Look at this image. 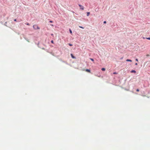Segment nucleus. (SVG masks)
Here are the masks:
<instances>
[{
    "label": "nucleus",
    "mask_w": 150,
    "mask_h": 150,
    "mask_svg": "<svg viewBox=\"0 0 150 150\" xmlns=\"http://www.w3.org/2000/svg\"><path fill=\"white\" fill-rule=\"evenodd\" d=\"M33 28L35 30L39 29L40 28L37 25H34L33 26Z\"/></svg>",
    "instance_id": "obj_1"
},
{
    "label": "nucleus",
    "mask_w": 150,
    "mask_h": 150,
    "mask_svg": "<svg viewBox=\"0 0 150 150\" xmlns=\"http://www.w3.org/2000/svg\"><path fill=\"white\" fill-rule=\"evenodd\" d=\"M79 6L80 7V8L82 10H83L84 9V7L83 6H81V5L79 4Z\"/></svg>",
    "instance_id": "obj_2"
},
{
    "label": "nucleus",
    "mask_w": 150,
    "mask_h": 150,
    "mask_svg": "<svg viewBox=\"0 0 150 150\" xmlns=\"http://www.w3.org/2000/svg\"><path fill=\"white\" fill-rule=\"evenodd\" d=\"M86 71L90 73L91 72L90 70L89 69H86Z\"/></svg>",
    "instance_id": "obj_3"
},
{
    "label": "nucleus",
    "mask_w": 150,
    "mask_h": 150,
    "mask_svg": "<svg viewBox=\"0 0 150 150\" xmlns=\"http://www.w3.org/2000/svg\"><path fill=\"white\" fill-rule=\"evenodd\" d=\"M71 57H72V58H73V59H75V57H74V56L73 55V54H71Z\"/></svg>",
    "instance_id": "obj_4"
},
{
    "label": "nucleus",
    "mask_w": 150,
    "mask_h": 150,
    "mask_svg": "<svg viewBox=\"0 0 150 150\" xmlns=\"http://www.w3.org/2000/svg\"><path fill=\"white\" fill-rule=\"evenodd\" d=\"M131 73H136V71H135L134 70H132L131 71Z\"/></svg>",
    "instance_id": "obj_5"
},
{
    "label": "nucleus",
    "mask_w": 150,
    "mask_h": 150,
    "mask_svg": "<svg viewBox=\"0 0 150 150\" xmlns=\"http://www.w3.org/2000/svg\"><path fill=\"white\" fill-rule=\"evenodd\" d=\"M126 61L127 62H132V60H131L129 59H127Z\"/></svg>",
    "instance_id": "obj_6"
},
{
    "label": "nucleus",
    "mask_w": 150,
    "mask_h": 150,
    "mask_svg": "<svg viewBox=\"0 0 150 150\" xmlns=\"http://www.w3.org/2000/svg\"><path fill=\"white\" fill-rule=\"evenodd\" d=\"M90 13L89 12H87V16H88L90 14Z\"/></svg>",
    "instance_id": "obj_7"
},
{
    "label": "nucleus",
    "mask_w": 150,
    "mask_h": 150,
    "mask_svg": "<svg viewBox=\"0 0 150 150\" xmlns=\"http://www.w3.org/2000/svg\"><path fill=\"white\" fill-rule=\"evenodd\" d=\"M101 70L103 71H104L105 70V68H102Z\"/></svg>",
    "instance_id": "obj_8"
},
{
    "label": "nucleus",
    "mask_w": 150,
    "mask_h": 150,
    "mask_svg": "<svg viewBox=\"0 0 150 150\" xmlns=\"http://www.w3.org/2000/svg\"><path fill=\"white\" fill-rule=\"evenodd\" d=\"M69 32L70 33L72 34V32L71 29H69Z\"/></svg>",
    "instance_id": "obj_9"
},
{
    "label": "nucleus",
    "mask_w": 150,
    "mask_h": 150,
    "mask_svg": "<svg viewBox=\"0 0 150 150\" xmlns=\"http://www.w3.org/2000/svg\"><path fill=\"white\" fill-rule=\"evenodd\" d=\"M79 27L81 28H82V29H84V28L82 27V26H79Z\"/></svg>",
    "instance_id": "obj_10"
},
{
    "label": "nucleus",
    "mask_w": 150,
    "mask_h": 150,
    "mask_svg": "<svg viewBox=\"0 0 150 150\" xmlns=\"http://www.w3.org/2000/svg\"><path fill=\"white\" fill-rule=\"evenodd\" d=\"M113 74H117V73L116 72H114L113 73Z\"/></svg>",
    "instance_id": "obj_11"
},
{
    "label": "nucleus",
    "mask_w": 150,
    "mask_h": 150,
    "mask_svg": "<svg viewBox=\"0 0 150 150\" xmlns=\"http://www.w3.org/2000/svg\"><path fill=\"white\" fill-rule=\"evenodd\" d=\"M68 45H69V46H72V44H70V43H69V44H68Z\"/></svg>",
    "instance_id": "obj_12"
},
{
    "label": "nucleus",
    "mask_w": 150,
    "mask_h": 150,
    "mask_svg": "<svg viewBox=\"0 0 150 150\" xmlns=\"http://www.w3.org/2000/svg\"><path fill=\"white\" fill-rule=\"evenodd\" d=\"M25 24L28 25H30L28 23H25Z\"/></svg>",
    "instance_id": "obj_13"
},
{
    "label": "nucleus",
    "mask_w": 150,
    "mask_h": 150,
    "mask_svg": "<svg viewBox=\"0 0 150 150\" xmlns=\"http://www.w3.org/2000/svg\"><path fill=\"white\" fill-rule=\"evenodd\" d=\"M90 59L92 61H94V59H93L91 58Z\"/></svg>",
    "instance_id": "obj_14"
},
{
    "label": "nucleus",
    "mask_w": 150,
    "mask_h": 150,
    "mask_svg": "<svg viewBox=\"0 0 150 150\" xmlns=\"http://www.w3.org/2000/svg\"><path fill=\"white\" fill-rule=\"evenodd\" d=\"M146 39L147 40H150V38H146Z\"/></svg>",
    "instance_id": "obj_15"
},
{
    "label": "nucleus",
    "mask_w": 150,
    "mask_h": 150,
    "mask_svg": "<svg viewBox=\"0 0 150 150\" xmlns=\"http://www.w3.org/2000/svg\"><path fill=\"white\" fill-rule=\"evenodd\" d=\"M51 42L53 44L54 43V42H53V40H52L51 41Z\"/></svg>",
    "instance_id": "obj_16"
},
{
    "label": "nucleus",
    "mask_w": 150,
    "mask_h": 150,
    "mask_svg": "<svg viewBox=\"0 0 150 150\" xmlns=\"http://www.w3.org/2000/svg\"><path fill=\"white\" fill-rule=\"evenodd\" d=\"M136 91L137 92H138L139 91V89H137V90H136Z\"/></svg>",
    "instance_id": "obj_17"
},
{
    "label": "nucleus",
    "mask_w": 150,
    "mask_h": 150,
    "mask_svg": "<svg viewBox=\"0 0 150 150\" xmlns=\"http://www.w3.org/2000/svg\"><path fill=\"white\" fill-rule=\"evenodd\" d=\"M50 22L51 23H52L53 22V21H50Z\"/></svg>",
    "instance_id": "obj_18"
},
{
    "label": "nucleus",
    "mask_w": 150,
    "mask_h": 150,
    "mask_svg": "<svg viewBox=\"0 0 150 150\" xmlns=\"http://www.w3.org/2000/svg\"><path fill=\"white\" fill-rule=\"evenodd\" d=\"M103 23H106V21H104Z\"/></svg>",
    "instance_id": "obj_19"
},
{
    "label": "nucleus",
    "mask_w": 150,
    "mask_h": 150,
    "mask_svg": "<svg viewBox=\"0 0 150 150\" xmlns=\"http://www.w3.org/2000/svg\"><path fill=\"white\" fill-rule=\"evenodd\" d=\"M136 61H138V59H136Z\"/></svg>",
    "instance_id": "obj_20"
},
{
    "label": "nucleus",
    "mask_w": 150,
    "mask_h": 150,
    "mask_svg": "<svg viewBox=\"0 0 150 150\" xmlns=\"http://www.w3.org/2000/svg\"><path fill=\"white\" fill-rule=\"evenodd\" d=\"M14 21H16V19H15L14 20Z\"/></svg>",
    "instance_id": "obj_21"
},
{
    "label": "nucleus",
    "mask_w": 150,
    "mask_h": 150,
    "mask_svg": "<svg viewBox=\"0 0 150 150\" xmlns=\"http://www.w3.org/2000/svg\"><path fill=\"white\" fill-rule=\"evenodd\" d=\"M135 65H137V63H135Z\"/></svg>",
    "instance_id": "obj_22"
},
{
    "label": "nucleus",
    "mask_w": 150,
    "mask_h": 150,
    "mask_svg": "<svg viewBox=\"0 0 150 150\" xmlns=\"http://www.w3.org/2000/svg\"><path fill=\"white\" fill-rule=\"evenodd\" d=\"M51 25L52 26H53V24H51Z\"/></svg>",
    "instance_id": "obj_23"
}]
</instances>
